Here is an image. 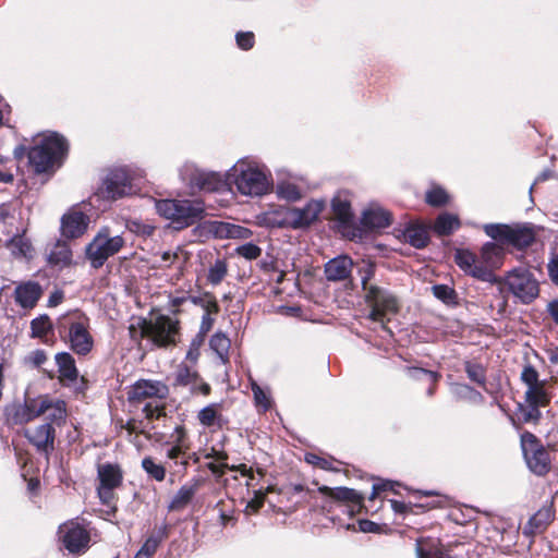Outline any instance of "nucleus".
I'll list each match as a JSON object with an SVG mask.
<instances>
[{
    "label": "nucleus",
    "instance_id": "obj_55",
    "mask_svg": "<svg viewBox=\"0 0 558 558\" xmlns=\"http://www.w3.org/2000/svg\"><path fill=\"white\" fill-rule=\"evenodd\" d=\"M359 275L361 276L362 289L365 294L368 288L375 286L371 282V279L375 275V265L371 262H364L363 265L359 267Z\"/></svg>",
    "mask_w": 558,
    "mask_h": 558
},
{
    "label": "nucleus",
    "instance_id": "obj_38",
    "mask_svg": "<svg viewBox=\"0 0 558 558\" xmlns=\"http://www.w3.org/2000/svg\"><path fill=\"white\" fill-rule=\"evenodd\" d=\"M417 558H449L447 551L436 539H420L416 542Z\"/></svg>",
    "mask_w": 558,
    "mask_h": 558
},
{
    "label": "nucleus",
    "instance_id": "obj_29",
    "mask_svg": "<svg viewBox=\"0 0 558 558\" xmlns=\"http://www.w3.org/2000/svg\"><path fill=\"white\" fill-rule=\"evenodd\" d=\"M58 366L59 379L64 385L76 383L78 371L74 357L69 352H60L54 356Z\"/></svg>",
    "mask_w": 558,
    "mask_h": 558
},
{
    "label": "nucleus",
    "instance_id": "obj_39",
    "mask_svg": "<svg viewBox=\"0 0 558 558\" xmlns=\"http://www.w3.org/2000/svg\"><path fill=\"white\" fill-rule=\"evenodd\" d=\"M171 437L173 438V445L167 450L166 457L169 460L174 461L177 464V459L189 449V446L185 442L184 428L182 426H177Z\"/></svg>",
    "mask_w": 558,
    "mask_h": 558
},
{
    "label": "nucleus",
    "instance_id": "obj_26",
    "mask_svg": "<svg viewBox=\"0 0 558 558\" xmlns=\"http://www.w3.org/2000/svg\"><path fill=\"white\" fill-rule=\"evenodd\" d=\"M353 260L347 255H339L325 264V276L328 281H343L351 276Z\"/></svg>",
    "mask_w": 558,
    "mask_h": 558
},
{
    "label": "nucleus",
    "instance_id": "obj_63",
    "mask_svg": "<svg viewBox=\"0 0 558 558\" xmlns=\"http://www.w3.org/2000/svg\"><path fill=\"white\" fill-rule=\"evenodd\" d=\"M47 361L46 352L37 349L25 356L24 363L33 367H39Z\"/></svg>",
    "mask_w": 558,
    "mask_h": 558
},
{
    "label": "nucleus",
    "instance_id": "obj_5",
    "mask_svg": "<svg viewBox=\"0 0 558 558\" xmlns=\"http://www.w3.org/2000/svg\"><path fill=\"white\" fill-rule=\"evenodd\" d=\"M366 305L369 307L367 319L377 323L380 327L391 335L387 327L390 316L399 311V301L395 294L379 286H372L364 294Z\"/></svg>",
    "mask_w": 558,
    "mask_h": 558
},
{
    "label": "nucleus",
    "instance_id": "obj_16",
    "mask_svg": "<svg viewBox=\"0 0 558 558\" xmlns=\"http://www.w3.org/2000/svg\"><path fill=\"white\" fill-rule=\"evenodd\" d=\"M192 187L203 192H219L230 189L228 171L226 173L196 169L190 179Z\"/></svg>",
    "mask_w": 558,
    "mask_h": 558
},
{
    "label": "nucleus",
    "instance_id": "obj_17",
    "mask_svg": "<svg viewBox=\"0 0 558 558\" xmlns=\"http://www.w3.org/2000/svg\"><path fill=\"white\" fill-rule=\"evenodd\" d=\"M89 225V217L77 207L69 209L61 218L60 231L65 239L82 236Z\"/></svg>",
    "mask_w": 558,
    "mask_h": 558
},
{
    "label": "nucleus",
    "instance_id": "obj_45",
    "mask_svg": "<svg viewBox=\"0 0 558 558\" xmlns=\"http://www.w3.org/2000/svg\"><path fill=\"white\" fill-rule=\"evenodd\" d=\"M277 195L289 202H296L302 198V190L294 183L282 181L277 184Z\"/></svg>",
    "mask_w": 558,
    "mask_h": 558
},
{
    "label": "nucleus",
    "instance_id": "obj_48",
    "mask_svg": "<svg viewBox=\"0 0 558 558\" xmlns=\"http://www.w3.org/2000/svg\"><path fill=\"white\" fill-rule=\"evenodd\" d=\"M433 294L447 305H456L458 303V294L452 287L447 284H435L432 287Z\"/></svg>",
    "mask_w": 558,
    "mask_h": 558
},
{
    "label": "nucleus",
    "instance_id": "obj_47",
    "mask_svg": "<svg viewBox=\"0 0 558 558\" xmlns=\"http://www.w3.org/2000/svg\"><path fill=\"white\" fill-rule=\"evenodd\" d=\"M166 535L167 527L163 526L159 530V532L156 535L149 536L137 553L142 554L147 558H150L157 551L162 538L166 537Z\"/></svg>",
    "mask_w": 558,
    "mask_h": 558
},
{
    "label": "nucleus",
    "instance_id": "obj_1",
    "mask_svg": "<svg viewBox=\"0 0 558 558\" xmlns=\"http://www.w3.org/2000/svg\"><path fill=\"white\" fill-rule=\"evenodd\" d=\"M502 259L504 248L494 242L485 243L480 256L463 248L454 253V262L464 274L488 283H501L494 271L501 267Z\"/></svg>",
    "mask_w": 558,
    "mask_h": 558
},
{
    "label": "nucleus",
    "instance_id": "obj_11",
    "mask_svg": "<svg viewBox=\"0 0 558 558\" xmlns=\"http://www.w3.org/2000/svg\"><path fill=\"white\" fill-rule=\"evenodd\" d=\"M134 177L128 168L112 169L104 179L101 193L107 198H120L132 192Z\"/></svg>",
    "mask_w": 558,
    "mask_h": 558
},
{
    "label": "nucleus",
    "instance_id": "obj_28",
    "mask_svg": "<svg viewBox=\"0 0 558 558\" xmlns=\"http://www.w3.org/2000/svg\"><path fill=\"white\" fill-rule=\"evenodd\" d=\"M361 223L367 229H384L390 226V213L378 205L366 208L361 218Z\"/></svg>",
    "mask_w": 558,
    "mask_h": 558
},
{
    "label": "nucleus",
    "instance_id": "obj_19",
    "mask_svg": "<svg viewBox=\"0 0 558 558\" xmlns=\"http://www.w3.org/2000/svg\"><path fill=\"white\" fill-rule=\"evenodd\" d=\"M26 230L24 226L15 228V232L4 243L5 248L15 259L31 260L34 257L35 250L31 239L26 236Z\"/></svg>",
    "mask_w": 558,
    "mask_h": 558
},
{
    "label": "nucleus",
    "instance_id": "obj_22",
    "mask_svg": "<svg viewBox=\"0 0 558 558\" xmlns=\"http://www.w3.org/2000/svg\"><path fill=\"white\" fill-rule=\"evenodd\" d=\"M41 294L40 284L32 280L19 282L14 289L15 303L25 310L35 307Z\"/></svg>",
    "mask_w": 558,
    "mask_h": 558
},
{
    "label": "nucleus",
    "instance_id": "obj_24",
    "mask_svg": "<svg viewBox=\"0 0 558 558\" xmlns=\"http://www.w3.org/2000/svg\"><path fill=\"white\" fill-rule=\"evenodd\" d=\"M258 225L266 228H293L291 207L277 206L267 211L259 214L257 217Z\"/></svg>",
    "mask_w": 558,
    "mask_h": 558
},
{
    "label": "nucleus",
    "instance_id": "obj_59",
    "mask_svg": "<svg viewBox=\"0 0 558 558\" xmlns=\"http://www.w3.org/2000/svg\"><path fill=\"white\" fill-rule=\"evenodd\" d=\"M252 391L256 405L259 407L263 411H267L271 405L270 398L267 392L263 390L256 383L252 384Z\"/></svg>",
    "mask_w": 558,
    "mask_h": 558
},
{
    "label": "nucleus",
    "instance_id": "obj_53",
    "mask_svg": "<svg viewBox=\"0 0 558 558\" xmlns=\"http://www.w3.org/2000/svg\"><path fill=\"white\" fill-rule=\"evenodd\" d=\"M51 329V323L47 315H41L39 317L34 318L31 322V336L33 338H43L48 333Z\"/></svg>",
    "mask_w": 558,
    "mask_h": 558
},
{
    "label": "nucleus",
    "instance_id": "obj_21",
    "mask_svg": "<svg viewBox=\"0 0 558 558\" xmlns=\"http://www.w3.org/2000/svg\"><path fill=\"white\" fill-rule=\"evenodd\" d=\"M325 206L324 199H311L302 208L291 207L293 229L307 227L316 221Z\"/></svg>",
    "mask_w": 558,
    "mask_h": 558
},
{
    "label": "nucleus",
    "instance_id": "obj_35",
    "mask_svg": "<svg viewBox=\"0 0 558 558\" xmlns=\"http://www.w3.org/2000/svg\"><path fill=\"white\" fill-rule=\"evenodd\" d=\"M48 263L60 269L68 267L72 263V251L64 241H57L48 254Z\"/></svg>",
    "mask_w": 558,
    "mask_h": 558
},
{
    "label": "nucleus",
    "instance_id": "obj_6",
    "mask_svg": "<svg viewBox=\"0 0 558 558\" xmlns=\"http://www.w3.org/2000/svg\"><path fill=\"white\" fill-rule=\"evenodd\" d=\"M157 213L170 220L175 229H183L202 218L203 207L189 199H159L155 202Z\"/></svg>",
    "mask_w": 558,
    "mask_h": 558
},
{
    "label": "nucleus",
    "instance_id": "obj_52",
    "mask_svg": "<svg viewBox=\"0 0 558 558\" xmlns=\"http://www.w3.org/2000/svg\"><path fill=\"white\" fill-rule=\"evenodd\" d=\"M227 272V263L223 259H216V262L208 269L207 280L213 286H217L223 280Z\"/></svg>",
    "mask_w": 558,
    "mask_h": 558
},
{
    "label": "nucleus",
    "instance_id": "obj_25",
    "mask_svg": "<svg viewBox=\"0 0 558 558\" xmlns=\"http://www.w3.org/2000/svg\"><path fill=\"white\" fill-rule=\"evenodd\" d=\"M5 415L9 422L16 425L26 424L38 418L37 397L26 399L23 404L7 408Z\"/></svg>",
    "mask_w": 558,
    "mask_h": 558
},
{
    "label": "nucleus",
    "instance_id": "obj_62",
    "mask_svg": "<svg viewBox=\"0 0 558 558\" xmlns=\"http://www.w3.org/2000/svg\"><path fill=\"white\" fill-rule=\"evenodd\" d=\"M266 494L262 490H255L253 498L247 502L245 512L247 514L256 513L264 505Z\"/></svg>",
    "mask_w": 558,
    "mask_h": 558
},
{
    "label": "nucleus",
    "instance_id": "obj_18",
    "mask_svg": "<svg viewBox=\"0 0 558 558\" xmlns=\"http://www.w3.org/2000/svg\"><path fill=\"white\" fill-rule=\"evenodd\" d=\"M24 435L39 452L48 454L53 450L56 430L50 423L27 428Z\"/></svg>",
    "mask_w": 558,
    "mask_h": 558
},
{
    "label": "nucleus",
    "instance_id": "obj_44",
    "mask_svg": "<svg viewBox=\"0 0 558 558\" xmlns=\"http://www.w3.org/2000/svg\"><path fill=\"white\" fill-rule=\"evenodd\" d=\"M141 464L142 469L150 478L157 482H162L166 478V466L161 463H157L151 457H145Z\"/></svg>",
    "mask_w": 558,
    "mask_h": 558
},
{
    "label": "nucleus",
    "instance_id": "obj_32",
    "mask_svg": "<svg viewBox=\"0 0 558 558\" xmlns=\"http://www.w3.org/2000/svg\"><path fill=\"white\" fill-rule=\"evenodd\" d=\"M155 267L169 268L172 265L180 264V268L189 259V253L183 250L182 246H177L174 250H168L155 255Z\"/></svg>",
    "mask_w": 558,
    "mask_h": 558
},
{
    "label": "nucleus",
    "instance_id": "obj_60",
    "mask_svg": "<svg viewBox=\"0 0 558 558\" xmlns=\"http://www.w3.org/2000/svg\"><path fill=\"white\" fill-rule=\"evenodd\" d=\"M236 253L245 259L252 260L260 256L262 250L254 243H245L236 247Z\"/></svg>",
    "mask_w": 558,
    "mask_h": 558
},
{
    "label": "nucleus",
    "instance_id": "obj_7",
    "mask_svg": "<svg viewBox=\"0 0 558 558\" xmlns=\"http://www.w3.org/2000/svg\"><path fill=\"white\" fill-rule=\"evenodd\" d=\"M120 234H112L109 227H101L85 248V255L94 269L101 268L113 255L124 246Z\"/></svg>",
    "mask_w": 558,
    "mask_h": 558
},
{
    "label": "nucleus",
    "instance_id": "obj_34",
    "mask_svg": "<svg viewBox=\"0 0 558 558\" xmlns=\"http://www.w3.org/2000/svg\"><path fill=\"white\" fill-rule=\"evenodd\" d=\"M555 512L550 506L542 507L531 519L524 527V534H535L545 530V527L553 521Z\"/></svg>",
    "mask_w": 558,
    "mask_h": 558
},
{
    "label": "nucleus",
    "instance_id": "obj_57",
    "mask_svg": "<svg viewBox=\"0 0 558 558\" xmlns=\"http://www.w3.org/2000/svg\"><path fill=\"white\" fill-rule=\"evenodd\" d=\"M426 202L432 206H441L448 202V194L441 187H433L426 192Z\"/></svg>",
    "mask_w": 558,
    "mask_h": 558
},
{
    "label": "nucleus",
    "instance_id": "obj_43",
    "mask_svg": "<svg viewBox=\"0 0 558 558\" xmlns=\"http://www.w3.org/2000/svg\"><path fill=\"white\" fill-rule=\"evenodd\" d=\"M483 229L486 235L493 240L502 244H508L511 226L504 223H487L484 225Z\"/></svg>",
    "mask_w": 558,
    "mask_h": 558
},
{
    "label": "nucleus",
    "instance_id": "obj_13",
    "mask_svg": "<svg viewBox=\"0 0 558 558\" xmlns=\"http://www.w3.org/2000/svg\"><path fill=\"white\" fill-rule=\"evenodd\" d=\"M98 496L102 504L110 505L113 500V489L122 483V471L118 465L102 464L98 466Z\"/></svg>",
    "mask_w": 558,
    "mask_h": 558
},
{
    "label": "nucleus",
    "instance_id": "obj_8",
    "mask_svg": "<svg viewBox=\"0 0 558 558\" xmlns=\"http://www.w3.org/2000/svg\"><path fill=\"white\" fill-rule=\"evenodd\" d=\"M501 282L523 304L532 303L539 295V283L527 269L515 268L509 271Z\"/></svg>",
    "mask_w": 558,
    "mask_h": 558
},
{
    "label": "nucleus",
    "instance_id": "obj_49",
    "mask_svg": "<svg viewBox=\"0 0 558 558\" xmlns=\"http://www.w3.org/2000/svg\"><path fill=\"white\" fill-rule=\"evenodd\" d=\"M408 377L415 380H426L428 384L436 385L440 375L437 372L428 371L421 367H405L404 369Z\"/></svg>",
    "mask_w": 558,
    "mask_h": 558
},
{
    "label": "nucleus",
    "instance_id": "obj_2",
    "mask_svg": "<svg viewBox=\"0 0 558 558\" xmlns=\"http://www.w3.org/2000/svg\"><path fill=\"white\" fill-rule=\"evenodd\" d=\"M68 151L66 140L57 132H44L38 134L35 145L27 148L20 145L14 148V156L22 159L25 155L28 157L29 165L36 173H45L59 165Z\"/></svg>",
    "mask_w": 558,
    "mask_h": 558
},
{
    "label": "nucleus",
    "instance_id": "obj_12",
    "mask_svg": "<svg viewBox=\"0 0 558 558\" xmlns=\"http://www.w3.org/2000/svg\"><path fill=\"white\" fill-rule=\"evenodd\" d=\"M63 546L73 555H81L89 547V533L76 522L64 523L59 529Z\"/></svg>",
    "mask_w": 558,
    "mask_h": 558
},
{
    "label": "nucleus",
    "instance_id": "obj_15",
    "mask_svg": "<svg viewBox=\"0 0 558 558\" xmlns=\"http://www.w3.org/2000/svg\"><path fill=\"white\" fill-rule=\"evenodd\" d=\"M169 388L160 380L140 379L135 381L128 392L130 402H142L146 399H165Z\"/></svg>",
    "mask_w": 558,
    "mask_h": 558
},
{
    "label": "nucleus",
    "instance_id": "obj_42",
    "mask_svg": "<svg viewBox=\"0 0 558 558\" xmlns=\"http://www.w3.org/2000/svg\"><path fill=\"white\" fill-rule=\"evenodd\" d=\"M17 221V217L15 215V209L10 204H1L0 205V222L2 225V232L5 234H12L15 232V222Z\"/></svg>",
    "mask_w": 558,
    "mask_h": 558
},
{
    "label": "nucleus",
    "instance_id": "obj_54",
    "mask_svg": "<svg viewBox=\"0 0 558 558\" xmlns=\"http://www.w3.org/2000/svg\"><path fill=\"white\" fill-rule=\"evenodd\" d=\"M518 415L522 423H537L542 416L538 408L531 404H518Z\"/></svg>",
    "mask_w": 558,
    "mask_h": 558
},
{
    "label": "nucleus",
    "instance_id": "obj_3",
    "mask_svg": "<svg viewBox=\"0 0 558 558\" xmlns=\"http://www.w3.org/2000/svg\"><path fill=\"white\" fill-rule=\"evenodd\" d=\"M228 178L230 185L233 184L240 194L250 197L266 195L274 185L268 168L248 157L239 159L228 170Z\"/></svg>",
    "mask_w": 558,
    "mask_h": 558
},
{
    "label": "nucleus",
    "instance_id": "obj_41",
    "mask_svg": "<svg viewBox=\"0 0 558 558\" xmlns=\"http://www.w3.org/2000/svg\"><path fill=\"white\" fill-rule=\"evenodd\" d=\"M460 226L457 216L444 213L439 215L434 223V230L439 235H448L452 233Z\"/></svg>",
    "mask_w": 558,
    "mask_h": 558
},
{
    "label": "nucleus",
    "instance_id": "obj_33",
    "mask_svg": "<svg viewBox=\"0 0 558 558\" xmlns=\"http://www.w3.org/2000/svg\"><path fill=\"white\" fill-rule=\"evenodd\" d=\"M403 238L413 247L423 248L429 241V233L423 225L410 222L403 230Z\"/></svg>",
    "mask_w": 558,
    "mask_h": 558
},
{
    "label": "nucleus",
    "instance_id": "obj_20",
    "mask_svg": "<svg viewBox=\"0 0 558 558\" xmlns=\"http://www.w3.org/2000/svg\"><path fill=\"white\" fill-rule=\"evenodd\" d=\"M318 492L322 495L331 498L332 500L349 504L348 511L350 515H353L355 512L360 511L364 500V497L356 490L342 486L331 488L326 485H322L318 487Z\"/></svg>",
    "mask_w": 558,
    "mask_h": 558
},
{
    "label": "nucleus",
    "instance_id": "obj_27",
    "mask_svg": "<svg viewBox=\"0 0 558 558\" xmlns=\"http://www.w3.org/2000/svg\"><path fill=\"white\" fill-rule=\"evenodd\" d=\"M208 230L217 239H248L252 236L250 229L226 221H213Z\"/></svg>",
    "mask_w": 558,
    "mask_h": 558
},
{
    "label": "nucleus",
    "instance_id": "obj_10",
    "mask_svg": "<svg viewBox=\"0 0 558 558\" xmlns=\"http://www.w3.org/2000/svg\"><path fill=\"white\" fill-rule=\"evenodd\" d=\"M521 448L529 469L536 475H545L550 469L547 450L530 432L521 435Z\"/></svg>",
    "mask_w": 558,
    "mask_h": 558
},
{
    "label": "nucleus",
    "instance_id": "obj_31",
    "mask_svg": "<svg viewBox=\"0 0 558 558\" xmlns=\"http://www.w3.org/2000/svg\"><path fill=\"white\" fill-rule=\"evenodd\" d=\"M199 487V481L194 478L182 485L168 505L169 511L183 510L193 499Z\"/></svg>",
    "mask_w": 558,
    "mask_h": 558
},
{
    "label": "nucleus",
    "instance_id": "obj_58",
    "mask_svg": "<svg viewBox=\"0 0 558 558\" xmlns=\"http://www.w3.org/2000/svg\"><path fill=\"white\" fill-rule=\"evenodd\" d=\"M521 380L527 388H533L543 385L538 380V373L532 365H525L521 373Z\"/></svg>",
    "mask_w": 558,
    "mask_h": 558
},
{
    "label": "nucleus",
    "instance_id": "obj_30",
    "mask_svg": "<svg viewBox=\"0 0 558 558\" xmlns=\"http://www.w3.org/2000/svg\"><path fill=\"white\" fill-rule=\"evenodd\" d=\"M331 209L335 219L341 226H349L353 221V213L351 209V201L348 193L339 192L331 199Z\"/></svg>",
    "mask_w": 558,
    "mask_h": 558
},
{
    "label": "nucleus",
    "instance_id": "obj_56",
    "mask_svg": "<svg viewBox=\"0 0 558 558\" xmlns=\"http://www.w3.org/2000/svg\"><path fill=\"white\" fill-rule=\"evenodd\" d=\"M217 407H218L217 404L213 403V404H209V405L203 408L198 412L197 417H198L199 423L203 426L209 427L215 424L216 418L218 416Z\"/></svg>",
    "mask_w": 558,
    "mask_h": 558
},
{
    "label": "nucleus",
    "instance_id": "obj_9",
    "mask_svg": "<svg viewBox=\"0 0 558 558\" xmlns=\"http://www.w3.org/2000/svg\"><path fill=\"white\" fill-rule=\"evenodd\" d=\"M179 320L177 318L158 315L149 323L145 322L142 333L147 335L158 347L175 344L179 338Z\"/></svg>",
    "mask_w": 558,
    "mask_h": 558
},
{
    "label": "nucleus",
    "instance_id": "obj_51",
    "mask_svg": "<svg viewBox=\"0 0 558 558\" xmlns=\"http://www.w3.org/2000/svg\"><path fill=\"white\" fill-rule=\"evenodd\" d=\"M464 371L469 377L470 380L473 383L485 387L486 385V371L485 368L477 363L472 362H465L464 363Z\"/></svg>",
    "mask_w": 558,
    "mask_h": 558
},
{
    "label": "nucleus",
    "instance_id": "obj_14",
    "mask_svg": "<svg viewBox=\"0 0 558 558\" xmlns=\"http://www.w3.org/2000/svg\"><path fill=\"white\" fill-rule=\"evenodd\" d=\"M37 414L44 416L51 425H62L68 416L66 403L64 400L53 398L50 395L37 396Z\"/></svg>",
    "mask_w": 558,
    "mask_h": 558
},
{
    "label": "nucleus",
    "instance_id": "obj_36",
    "mask_svg": "<svg viewBox=\"0 0 558 558\" xmlns=\"http://www.w3.org/2000/svg\"><path fill=\"white\" fill-rule=\"evenodd\" d=\"M535 240V233L533 228L529 225L514 226L510 229V235L508 244H511L518 248H524L530 246Z\"/></svg>",
    "mask_w": 558,
    "mask_h": 558
},
{
    "label": "nucleus",
    "instance_id": "obj_61",
    "mask_svg": "<svg viewBox=\"0 0 558 558\" xmlns=\"http://www.w3.org/2000/svg\"><path fill=\"white\" fill-rule=\"evenodd\" d=\"M204 340L205 338L197 335L192 339L185 356L187 361H190L193 364L197 362L201 354V347Z\"/></svg>",
    "mask_w": 558,
    "mask_h": 558
},
{
    "label": "nucleus",
    "instance_id": "obj_46",
    "mask_svg": "<svg viewBox=\"0 0 558 558\" xmlns=\"http://www.w3.org/2000/svg\"><path fill=\"white\" fill-rule=\"evenodd\" d=\"M189 301L194 305L202 307L205 313H218L220 310L216 298L210 292L189 296Z\"/></svg>",
    "mask_w": 558,
    "mask_h": 558
},
{
    "label": "nucleus",
    "instance_id": "obj_23",
    "mask_svg": "<svg viewBox=\"0 0 558 558\" xmlns=\"http://www.w3.org/2000/svg\"><path fill=\"white\" fill-rule=\"evenodd\" d=\"M174 384L177 386H189L193 393L207 396L210 392V386L202 380L197 372L185 364L179 365L175 372Z\"/></svg>",
    "mask_w": 558,
    "mask_h": 558
},
{
    "label": "nucleus",
    "instance_id": "obj_64",
    "mask_svg": "<svg viewBox=\"0 0 558 558\" xmlns=\"http://www.w3.org/2000/svg\"><path fill=\"white\" fill-rule=\"evenodd\" d=\"M236 45L243 50H248L254 46V34L252 32H239L235 35Z\"/></svg>",
    "mask_w": 558,
    "mask_h": 558
},
{
    "label": "nucleus",
    "instance_id": "obj_4",
    "mask_svg": "<svg viewBox=\"0 0 558 558\" xmlns=\"http://www.w3.org/2000/svg\"><path fill=\"white\" fill-rule=\"evenodd\" d=\"M57 329L69 349L78 356H87L94 349L90 318L82 311L75 310L60 316Z\"/></svg>",
    "mask_w": 558,
    "mask_h": 558
},
{
    "label": "nucleus",
    "instance_id": "obj_37",
    "mask_svg": "<svg viewBox=\"0 0 558 558\" xmlns=\"http://www.w3.org/2000/svg\"><path fill=\"white\" fill-rule=\"evenodd\" d=\"M449 389L459 401H466L472 404H481L484 401L483 395L466 384L452 383Z\"/></svg>",
    "mask_w": 558,
    "mask_h": 558
},
{
    "label": "nucleus",
    "instance_id": "obj_50",
    "mask_svg": "<svg viewBox=\"0 0 558 558\" xmlns=\"http://www.w3.org/2000/svg\"><path fill=\"white\" fill-rule=\"evenodd\" d=\"M524 400L527 404H531L538 409L539 407H544L548 402L547 395L544 390L543 385L533 388H527L524 393Z\"/></svg>",
    "mask_w": 558,
    "mask_h": 558
},
{
    "label": "nucleus",
    "instance_id": "obj_40",
    "mask_svg": "<svg viewBox=\"0 0 558 558\" xmlns=\"http://www.w3.org/2000/svg\"><path fill=\"white\" fill-rule=\"evenodd\" d=\"M210 349L217 354L222 364L229 361L230 339L222 332L213 335L209 341Z\"/></svg>",
    "mask_w": 558,
    "mask_h": 558
}]
</instances>
